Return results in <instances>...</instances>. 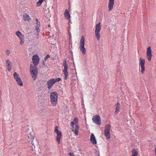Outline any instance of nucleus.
Returning <instances> with one entry per match:
<instances>
[{
	"instance_id": "nucleus-1",
	"label": "nucleus",
	"mask_w": 156,
	"mask_h": 156,
	"mask_svg": "<svg viewBox=\"0 0 156 156\" xmlns=\"http://www.w3.org/2000/svg\"><path fill=\"white\" fill-rule=\"evenodd\" d=\"M30 72L33 79L35 80L37 77L38 74L37 68L35 66L32 65H30Z\"/></svg>"
},
{
	"instance_id": "nucleus-2",
	"label": "nucleus",
	"mask_w": 156,
	"mask_h": 156,
	"mask_svg": "<svg viewBox=\"0 0 156 156\" xmlns=\"http://www.w3.org/2000/svg\"><path fill=\"white\" fill-rule=\"evenodd\" d=\"M51 101L53 106L56 105L58 100V94L56 92H53L50 94Z\"/></svg>"
},
{
	"instance_id": "nucleus-3",
	"label": "nucleus",
	"mask_w": 156,
	"mask_h": 156,
	"mask_svg": "<svg viewBox=\"0 0 156 156\" xmlns=\"http://www.w3.org/2000/svg\"><path fill=\"white\" fill-rule=\"evenodd\" d=\"M73 121L74 122H72L71 123L70 126L73 127V125H75V129L74 130L75 134L76 135H78L79 129V126L78 124V120L76 117H75Z\"/></svg>"
},
{
	"instance_id": "nucleus-4",
	"label": "nucleus",
	"mask_w": 156,
	"mask_h": 156,
	"mask_svg": "<svg viewBox=\"0 0 156 156\" xmlns=\"http://www.w3.org/2000/svg\"><path fill=\"white\" fill-rule=\"evenodd\" d=\"M85 39L83 36H82L80 40V42L79 48L80 51L82 52V54L84 55L86 53V49L84 48Z\"/></svg>"
},
{
	"instance_id": "nucleus-5",
	"label": "nucleus",
	"mask_w": 156,
	"mask_h": 156,
	"mask_svg": "<svg viewBox=\"0 0 156 156\" xmlns=\"http://www.w3.org/2000/svg\"><path fill=\"white\" fill-rule=\"evenodd\" d=\"M63 66H64V69L63 70V72L64 75V79L66 80L67 79L69 73L68 72V65L67 64L66 59H64L63 60Z\"/></svg>"
},
{
	"instance_id": "nucleus-6",
	"label": "nucleus",
	"mask_w": 156,
	"mask_h": 156,
	"mask_svg": "<svg viewBox=\"0 0 156 156\" xmlns=\"http://www.w3.org/2000/svg\"><path fill=\"white\" fill-rule=\"evenodd\" d=\"M13 76L17 84L20 86H23V84L19 75L16 72H14L13 74Z\"/></svg>"
},
{
	"instance_id": "nucleus-7",
	"label": "nucleus",
	"mask_w": 156,
	"mask_h": 156,
	"mask_svg": "<svg viewBox=\"0 0 156 156\" xmlns=\"http://www.w3.org/2000/svg\"><path fill=\"white\" fill-rule=\"evenodd\" d=\"M101 29L100 23H98L96 24L95 30V36L97 38L98 41L100 39V34L99 32Z\"/></svg>"
},
{
	"instance_id": "nucleus-8",
	"label": "nucleus",
	"mask_w": 156,
	"mask_h": 156,
	"mask_svg": "<svg viewBox=\"0 0 156 156\" xmlns=\"http://www.w3.org/2000/svg\"><path fill=\"white\" fill-rule=\"evenodd\" d=\"M111 126L109 124H107L106 125L104 131V133L105 136L108 139H109L110 138V130Z\"/></svg>"
},
{
	"instance_id": "nucleus-9",
	"label": "nucleus",
	"mask_w": 156,
	"mask_h": 156,
	"mask_svg": "<svg viewBox=\"0 0 156 156\" xmlns=\"http://www.w3.org/2000/svg\"><path fill=\"white\" fill-rule=\"evenodd\" d=\"M55 132L57 134L56 140L58 143L59 144L60 143V139L62 137V134L61 132L58 129V127L57 126H56L55 127Z\"/></svg>"
},
{
	"instance_id": "nucleus-10",
	"label": "nucleus",
	"mask_w": 156,
	"mask_h": 156,
	"mask_svg": "<svg viewBox=\"0 0 156 156\" xmlns=\"http://www.w3.org/2000/svg\"><path fill=\"white\" fill-rule=\"evenodd\" d=\"M92 120L95 123L100 125L101 124V121L100 117L98 115H96L92 117Z\"/></svg>"
},
{
	"instance_id": "nucleus-11",
	"label": "nucleus",
	"mask_w": 156,
	"mask_h": 156,
	"mask_svg": "<svg viewBox=\"0 0 156 156\" xmlns=\"http://www.w3.org/2000/svg\"><path fill=\"white\" fill-rule=\"evenodd\" d=\"M145 61L144 59L140 58L139 59V64L141 68V72L143 74L145 70Z\"/></svg>"
},
{
	"instance_id": "nucleus-12",
	"label": "nucleus",
	"mask_w": 156,
	"mask_h": 156,
	"mask_svg": "<svg viewBox=\"0 0 156 156\" xmlns=\"http://www.w3.org/2000/svg\"><path fill=\"white\" fill-rule=\"evenodd\" d=\"M32 62L34 66H37L39 61V58L37 55H34L32 58Z\"/></svg>"
},
{
	"instance_id": "nucleus-13",
	"label": "nucleus",
	"mask_w": 156,
	"mask_h": 156,
	"mask_svg": "<svg viewBox=\"0 0 156 156\" xmlns=\"http://www.w3.org/2000/svg\"><path fill=\"white\" fill-rule=\"evenodd\" d=\"M152 56L151 48L149 46L147 48V57L149 61H151Z\"/></svg>"
},
{
	"instance_id": "nucleus-14",
	"label": "nucleus",
	"mask_w": 156,
	"mask_h": 156,
	"mask_svg": "<svg viewBox=\"0 0 156 156\" xmlns=\"http://www.w3.org/2000/svg\"><path fill=\"white\" fill-rule=\"evenodd\" d=\"M90 142L93 144H97L96 139L93 133H92L90 136Z\"/></svg>"
},
{
	"instance_id": "nucleus-15",
	"label": "nucleus",
	"mask_w": 156,
	"mask_h": 156,
	"mask_svg": "<svg viewBox=\"0 0 156 156\" xmlns=\"http://www.w3.org/2000/svg\"><path fill=\"white\" fill-rule=\"evenodd\" d=\"M55 83V81L54 82L52 79L48 80L47 82L48 88L50 89Z\"/></svg>"
},
{
	"instance_id": "nucleus-16",
	"label": "nucleus",
	"mask_w": 156,
	"mask_h": 156,
	"mask_svg": "<svg viewBox=\"0 0 156 156\" xmlns=\"http://www.w3.org/2000/svg\"><path fill=\"white\" fill-rule=\"evenodd\" d=\"M114 3V0H109V2L108 4V8L109 9V11L113 9Z\"/></svg>"
},
{
	"instance_id": "nucleus-17",
	"label": "nucleus",
	"mask_w": 156,
	"mask_h": 156,
	"mask_svg": "<svg viewBox=\"0 0 156 156\" xmlns=\"http://www.w3.org/2000/svg\"><path fill=\"white\" fill-rule=\"evenodd\" d=\"M6 64L7 67V70L9 71H10L11 70L12 66V63L9 59H8L6 60Z\"/></svg>"
},
{
	"instance_id": "nucleus-18",
	"label": "nucleus",
	"mask_w": 156,
	"mask_h": 156,
	"mask_svg": "<svg viewBox=\"0 0 156 156\" xmlns=\"http://www.w3.org/2000/svg\"><path fill=\"white\" fill-rule=\"evenodd\" d=\"M23 19L25 21L29 22L31 20L29 16L27 14H24L23 15Z\"/></svg>"
},
{
	"instance_id": "nucleus-19",
	"label": "nucleus",
	"mask_w": 156,
	"mask_h": 156,
	"mask_svg": "<svg viewBox=\"0 0 156 156\" xmlns=\"http://www.w3.org/2000/svg\"><path fill=\"white\" fill-rule=\"evenodd\" d=\"M28 140L30 142H31V144L34 145L33 143V142L34 139V137L33 136H32L31 133L29 134V135L28 136Z\"/></svg>"
},
{
	"instance_id": "nucleus-20",
	"label": "nucleus",
	"mask_w": 156,
	"mask_h": 156,
	"mask_svg": "<svg viewBox=\"0 0 156 156\" xmlns=\"http://www.w3.org/2000/svg\"><path fill=\"white\" fill-rule=\"evenodd\" d=\"M44 0H39L36 3V6H39Z\"/></svg>"
},
{
	"instance_id": "nucleus-21",
	"label": "nucleus",
	"mask_w": 156,
	"mask_h": 156,
	"mask_svg": "<svg viewBox=\"0 0 156 156\" xmlns=\"http://www.w3.org/2000/svg\"><path fill=\"white\" fill-rule=\"evenodd\" d=\"M133 153L132 156H137L138 154V152L137 151L134 150V149H133L132 151Z\"/></svg>"
},
{
	"instance_id": "nucleus-22",
	"label": "nucleus",
	"mask_w": 156,
	"mask_h": 156,
	"mask_svg": "<svg viewBox=\"0 0 156 156\" xmlns=\"http://www.w3.org/2000/svg\"><path fill=\"white\" fill-rule=\"evenodd\" d=\"M64 15L65 18L67 19H69L70 17V15L69 12H65Z\"/></svg>"
},
{
	"instance_id": "nucleus-23",
	"label": "nucleus",
	"mask_w": 156,
	"mask_h": 156,
	"mask_svg": "<svg viewBox=\"0 0 156 156\" xmlns=\"http://www.w3.org/2000/svg\"><path fill=\"white\" fill-rule=\"evenodd\" d=\"M120 108V106H116L115 112L116 114H117L119 112Z\"/></svg>"
},
{
	"instance_id": "nucleus-24",
	"label": "nucleus",
	"mask_w": 156,
	"mask_h": 156,
	"mask_svg": "<svg viewBox=\"0 0 156 156\" xmlns=\"http://www.w3.org/2000/svg\"><path fill=\"white\" fill-rule=\"evenodd\" d=\"M116 76L118 78H119L121 76V72L120 70H118L117 72V73L116 74Z\"/></svg>"
},
{
	"instance_id": "nucleus-25",
	"label": "nucleus",
	"mask_w": 156,
	"mask_h": 156,
	"mask_svg": "<svg viewBox=\"0 0 156 156\" xmlns=\"http://www.w3.org/2000/svg\"><path fill=\"white\" fill-rule=\"evenodd\" d=\"M54 80V81H55V83L56 82H59L61 80V79L60 78H57L52 79Z\"/></svg>"
},
{
	"instance_id": "nucleus-26",
	"label": "nucleus",
	"mask_w": 156,
	"mask_h": 156,
	"mask_svg": "<svg viewBox=\"0 0 156 156\" xmlns=\"http://www.w3.org/2000/svg\"><path fill=\"white\" fill-rule=\"evenodd\" d=\"M16 34L18 37L22 34L21 32L19 31H16Z\"/></svg>"
},
{
	"instance_id": "nucleus-27",
	"label": "nucleus",
	"mask_w": 156,
	"mask_h": 156,
	"mask_svg": "<svg viewBox=\"0 0 156 156\" xmlns=\"http://www.w3.org/2000/svg\"><path fill=\"white\" fill-rule=\"evenodd\" d=\"M36 24L37 25V26H38L39 27L40 25V22L38 21V19H36Z\"/></svg>"
},
{
	"instance_id": "nucleus-28",
	"label": "nucleus",
	"mask_w": 156,
	"mask_h": 156,
	"mask_svg": "<svg viewBox=\"0 0 156 156\" xmlns=\"http://www.w3.org/2000/svg\"><path fill=\"white\" fill-rule=\"evenodd\" d=\"M18 37L19 38L20 40H22V39H24V36L22 34H21L20 36H19Z\"/></svg>"
},
{
	"instance_id": "nucleus-29",
	"label": "nucleus",
	"mask_w": 156,
	"mask_h": 156,
	"mask_svg": "<svg viewBox=\"0 0 156 156\" xmlns=\"http://www.w3.org/2000/svg\"><path fill=\"white\" fill-rule=\"evenodd\" d=\"M24 42V39H22L20 40V44L22 45L23 44V43Z\"/></svg>"
},
{
	"instance_id": "nucleus-30",
	"label": "nucleus",
	"mask_w": 156,
	"mask_h": 156,
	"mask_svg": "<svg viewBox=\"0 0 156 156\" xmlns=\"http://www.w3.org/2000/svg\"><path fill=\"white\" fill-rule=\"evenodd\" d=\"M50 57V55H47L46 56V57L44 58V60L46 61L47 59Z\"/></svg>"
},
{
	"instance_id": "nucleus-31",
	"label": "nucleus",
	"mask_w": 156,
	"mask_h": 156,
	"mask_svg": "<svg viewBox=\"0 0 156 156\" xmlns=\"http://www.w3.org/2000/svg\"><path fill=\"white\" fill-rule=\"evenodd\" d=\"M6 53L8 55H9L10 53V51L9 50H6Z\"/></svg>"
},
{
	"instance_id": "nucleus-32",
	"label": "nucleus",
	"mask_w": 156,
	"mask_h": 156,
	"mask_svg": "<svg viewBox=\"0 0 156 156\" xmlns=\"http://www.w3.org/2000/svg\"><path fill=\"white\" fill-rule=\"evenodd\" d=\"M36 30L37 31L39 32V31L40 29H39V27L38 26H36Z\"/></svg>"
},
{
	"instance_id": "nucleus-33",
	"label": "nucleus",
	"mask_w": 156,
	"mask_h": 156,
	"mask_svg": "<svg viewBox=\"0 0 156 156\" xmlns=\"http://www.w3.org/2000/svg\"><path fill=\"white\" fill-rule=\"evenodd\" d=\"M69 34V39L70 40L71 38V35L70 32L69 31V30L68 31Z\"/></svg>"
},
{
	"instance_id": "nucleus-34",
	"label": "nucleus",
	"mask_w": 156,
	"mask_h": 156,
	"mask_svg": "<svg viewBox=\"0 0 156 156\" xmlns=\"http://www.w3.org/2000/svg\"><path fill=\"white\" fill-rule=\"evenodd\" d=\"M68 154L70 155V156H74V154L73 153H69Z\"/></svg>"
},
{
	"instance_id": "nucleus-35",
	"label": "nucleus",
	"mask_w": 156,
	"mask_h": 156,
	"mask_svg": "<svg viewBox=\"0 0 156 156\" xmlns=\"http://www.w3.org/2000/svg\"><path fill=\"white\" fill-rule=\"evenodd\" d=\"M96 154H97L98 156H100L99 152V151H96Z\"/></svg>"
},
{
	"instance_id": "nucleus-36",
	"label": "nucleus",
	"mask_w": 156,
	"mask_h": 156,
	"mask_svg": "<svg viewBox=\"0 0 156 156\" xmlns=\"http://www.w3.org/2000/svg\"><path fill=\"white\" fill-rule=\"evenodd\" d=\"M116 105V106H120V104L118 102L117 103Z\"/></svg>"
},
{
	"instance_id": "nucleus-37",
	"label": "nucleus",
	"mask_w": 156,
	"mask_h": 156,
	"mask_svg": "<svg viewBox=\"0 0 156 156\" xmlns=\"http://www.w3.org/2000/svg\"><path fill=\"white\" fill-rule=\"evenodd\" d=\"M65 12H68V10H67V9H66L65 10Z\"/></svg>"
}]
</instances>
